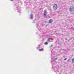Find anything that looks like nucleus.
<instances>
[{"instance_id":"obj_1","label":"nucleus","mask_w":74,"mask_h":74,"mask_svg":"<svg viewBox=\"0 0 74 74\" xmlns=\"http://www.w3.org/2000/svg\"><path fill=\"white\" fill-rule=\"evenodd\" d=\"M69 11L71 12H73L74 11V7H70L69 8Z\"/></svg>"},{"instance_id":"obj_2","label":"nucleus","mask_w":74,"mask_h":74,"mask_svg":"<svg viewBox=\"0 0 74 74\" xmlns=\"http://www.w3.org/2000/svg\"><path fill=\"white\" fill-rule=\"evenodd\" d=\"M53 8L54 10H56V9H57L58 8V5H57V4H55V5H54Z\"/></svg>"},{"instance_id":"obj_3","label":"nucleus","mask_w":74,"mask_h":74,"mask_svg":"<svg viewBox=\"0 0 74 74\" xmlns=\"http://www.w3.org/2000/svg\"><path fill=\"white\" fill-rule=\"evenodd\" d=\"M30 17L32 19H33V14L31 13V14L30 15Z\"/></svg>"},{"instance_id":"obj_4","label":"nucleus","mask_w":74,"mask_h":74,"mask_svg":"<svg viewBox=\"0 0 74 74\" xmlns=\"http://www.w3.org/2000/svg\"><path fill=\"white\" fill-rule=\"evenodd\" d=\"M53 22V20L52 19H51L49 21V23H52Z\"/></svg>"},{"instance_id":"obj_5","label":"nucleus","mask_w":74,"mask_h":74,"mask_svg":"<svg viewBox=\"0 0 74 74\" xmlns=\"http://www.w3.org/2000/svg\"><path fill=\"white\" fill-rule=\"evenodd\" d=\"M44 51V49L43 48L39 50V51Z\"/></svg>"},{"instance_id":"obj_6","label":"nucleus","mask_w":74,"mask_h":74,"mask_svg":"<svg viewBox=\"0 0 74 74\" xmlns=\"http://www.w3.org/2000/svg\"><path fill=\"white\" fill-rule=\"evenodd\" d=\"M44 44H45V45H48V42H45Z\"/></svg>"},{"instance_id":"obj_7","label":"nucleus","mask_w":74,"mask_h":74,"mask_svg":"<svg viewBox=\"0 0 74 74\" xmlns=\"http://www.w3.org/2000/svg\"><path fill=\"white\" fill-rule=\"evenodd\" d=\"M72 62L74 63V58H73L72 60Z\"/></svg>"},{"instance_id":"obj_8","label":"nucleus","mask_w":74,"mask_h":74,"mask_svg":"<svg viewBox=\"0 0 74 74\" xmlns=\"http://www.w3.org/2000/svg\"><path fill=\"white\" fill-rule=\"evenodd\" d=\"M51 62H55V60H52V59H51Z\"/></svg>"},{"instance_id":"obj_9","label":"nucleus","mask_w":74,"mask_h":74,"mask_svg":"<svg viewBox=\"0 0 74 74\" xmlns=\"http://www.w3.org/2000/svg\"><path fill=\"white\" fill-rule=\"evenodd\" d=\"M46 15H47V13H46V12H45L44 13V16H46Z\"/></svg>"},{"instance_id":"obj_10","label":"nucleus","mask_w":74,"mask_h":74,"mask_svg":"<svg viewBox=\"0 0 74 74\" xmlns=\"http://www.w3.org/2000/svg\"><path fill=\"white\" fill-rule=\"evenodd\" d=\"M48 40L49 41H51V38H49V39H48Z\"/></svg>"},{"instance_id":"obj_11","label":"nucleus","mask_w":74,"mask_h":74,"mask_svg":"<svg viewBox=\"0 0 74 74\" xmlns=\"http://www.w3.org/2000/svg\"><path fill=\"white\" fill-rule=\"evenodd\" d=\"M66 59H67V58H66L65 59H64V60H66Z\"/></svg>"},{"instance_id":"obj_12","label":"nucleus","mask_w":74,"mask_h":74,"mask_svg":"<svg viewBox=\"0 0 74 74\" xmlns=\"http://www.w3.org/2000/svg\"><path fill=\"white\" fill-rule=\"evenodd\" d=\"M52 46H53V45H51L50 46V47H52Z\"/></svg>"},{"instance_id":"obj_13","label":"nucleus","mask_w":74,"mask_h":74,"mask_svg":"<svg viewBox=\"0 0 74 74\" xmlns=\"http://www.w3.org/2000/svg\"><path fill=\"white\" fill-rule=\"evenodd\" d=\"M72 38H70V39H69V40H71Z\"/></svg>"},{"instance_id":"obj_14","label":"nucleus","mask_w":74,"mask_h":74,"mask_svg":"<svg viewBox=\"0 0 74 74\" xmlns=\"http://www.w3.org/2000/svg\"><path fill=\"white\" fill-rule=\"evenodd\" d=\"M11 1H14V0H10Z\"/></svg>"},{"instance_id":"obj_15","label":"nucleus","mask_w":74,"mask_h":74,"mask_svg":"<svg viewBox=\"0 0 74 74\" xmlns=\"http://www.w3.org/2000/svg\"><path fill=\"white\" fill-rule=\"evenodd\" d=\"M45 11H46L45 10L44 11V12H45Z\"/></svg>"},{"instance_id":"obj_16","label":"nucleus","mask_w":74,"mask_h":74,"mask_svg":"<svg viewBox=\"0 0 74 74\" xmlns=\"http://www.w3.org/2000/svg\"><path fill=\"white\" fill-rule=\"evenodd\" d=\"M18 11V12H19V11Z\"/></svg>"}]
</instances>
